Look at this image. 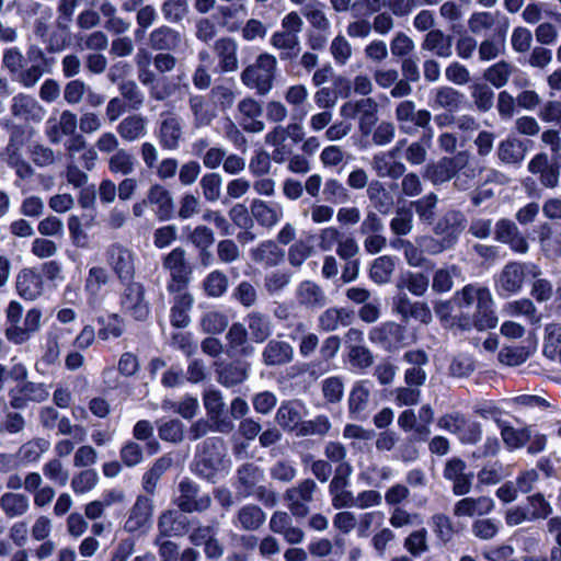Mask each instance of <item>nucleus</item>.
Instances as JSON below:
<instances>
[{"instance_id":"64","label":"nucleus","mask_w":561,"mask_h":561,"mask_svg":"<svg viewBox=\"0 0 561 561\" xmlns=\"http://www.w3.org/2000/svg\"><path fill=\"white\" fill-rule=\"evenodd\" d=\"M348 485V482L331 480L329 493L334 508L340 510L343 507H352L354 494L347 490Z\"/></svg>"},{"instance_id":"49","label":"nucleus","mask_w":561,"mask_h":561,"mask_svg":"<svg viewBox=\"0 0 561 561\" xmlns=\"http://www.w3.org/2000/svg\"><path fill=\"white\" fill-rule=\"evenodd\" d=\"M463 102V94L449 85L434 90L433 106L448 112L458 111Z\"/></svg>"},{"instance_id":"50","label":"nucleus","mask_w":561,"mask_h":561,"mask_svg":"<svg viewBox=\"0 0 561 561\" xmlns=\"http://www.w3.org/2000/svg\"><path fill=\"white\" fill-rule=\"evenodd\" d=\"M379 105L373 98H363L358 112V129L363 136L371 134L378 122Z\"/></svg>"},{"instance_id":"48","label":"nucleus","mask_w":561,"mask_h":561,"mask_svg":"<svg viewBox=\"0 0 561 561\" xmlns=\"http://www.w3.org/2000/svg\"><path fill=\"white\" fill-rule=\"evenodd\" d=\"M136 167L137 160L135 156L125 148L116 150L107 159V168L112 174L127 176L135 172Z\"/></svg>"},{"instance_id":"27","label":"nucleus","mask_w":561,"mask_h":561,"mask_svg":"<svg viewBox=\"0 0 561 561\" xmlns=\"http://www.w3.org/2000/svg\"><path fill=\"white\" fill-rule=\"evenodd\" d=\"M494 506V501L489 496L463 497L456 502L453 513L457 517L482 516L490 514Z\"/></svg>"},{"instance_id":"11","label":"nucleus","mask_w":561,"mask_h":561,"mask_svg":"<svg viewBox=\"0 0 561 561\" xmlns=\"http://www.w3.org/2000/svg\"><path fill=\"white\" fill-rule=\"evenodd\" d=\"M394 116L400 129L405 134H413L415 131L414 127L425 130L431 128V112L425 108L416 110L415 103L411 100L401 101L396 107Z\"/></svg>"},{"instance_id":"36","label":"nucleus","mask_w":561,"mask_h":561,"mask_svg":"<svg viewBox=\"0 0 561 561\" xmlns=\"http://www.w3.org/2000/svg\"><path fill=\"white\" fill-rule=\"evenodd\" d=\"M152 515V501L146 496H138L125 522L124 528L135 533L144 528Z\"/></svg>"},{"instance_id":"40","label":"nucleus","mask_w":561,"mask_h":561,"mask_svg":"<svg viewBox=\"0 0 561 561\" xmlns=\"http://www.w3.org/2000/svg\"><path fill=\"white\" fill-rule=\"evenodd\" d=\"M270 44L273 48L280 51L279 57L282 60L294 59L300 51L299 35L284 32L282 30L272 34Z\"/></svg>"},{"instance_id":"3","label":"nucleus","mask_w":561,"mask_h":561,"mask_svg":"<svg viewBox=\"0 0 561 561\" xmlns=\"http://www.w3.org/2000/svg\"><path fill=\"white\" fill-rule=\"evenodd\" d=\"M278 75V60L271 53H260L253 62L243 68L240 80L257 95L265 96L274 88Z\"/></svg>"},{"instance_id":"62","label":"nucleus","mask_w":561,"mask_h":561,"mask_svg":"<svg viewBox=\"0 0 561 561\" xmlns=\"http://www.w3.org/2000/svg\"><path fill=\"white\" fill-rule=\"evenodd\" d=\"M497 157L503 163L517 164L524 160L525 150L520 141L505 139L499 145Z\"/></svg>"},{"instance_id":"5","label":"nucleus","mask_w":561,"mask_h":561,"mask_svg":"<svg viewBox=\"0 0 561 561\" xmlns=\"http://www.w3.org/2000/svg\"><path fill=\"white\" fill-rule=\"evenodd\" d=\"M230 467L225 444L219 438L206 439L195 456L194 471L202 478L214 481Z\"/></svg>"},{"instance_id":"19","label":"nucleus","mask_w":561,"mask_h":561,"mask_svg":"<svg viewBox=\"0 0 561 561\" xmlns=\"http://www.w3.org/2000/svg\"><path fill=\"white\" fill-rule=\"evenodd\" d=\"M466 462L457 457L450 458L444 468V478L453 482L455 495L468 494L471 490L473 473L466 472Z\"/></svg>"},{"instance_id":"38","label":"nucleus","mask_w":561,"mask_h":561,"mask_svg":"<svg viewBox=\"0 0 561 561\" xmlns=\"http://www.w3.org/2000/svg\"><path fill=\"white\" fill-rule=\"evenodd\" d=\"M148 41L149 46L154 50L171 51L176 50L181 46L182 36L178 31L162 25L149 34Z\"/></svg>"},{"instance_id":"16","label":"nucleus","mask_w":561,"mask_h":561,"mask_svg":"<svg viewBox=\"0 0 561 561\" xmlns=\"http://www.w3.org/2000/svg\"><path fill=\"white\" fill-rule=\"evenodd\" d=\"M160 117L157 133L159 144L164 150H176L183 137L182 121L171 112H163Z\"/></svg>"},{"instance_id":"2","label":"nucleus","mask_w":561,"mask_h":561,"mask_svg":"<svg viewBox=\"0 0 561 561\" xmlns=\"http://www.w3.org/2000/svg\"><path fill=\"white\" fill-rule=\"evenodd\" d=\"M42 319L43 312L39 308H31L23 316L22 305L16 300L10 301L5 309V339L14 345L27 343L33 335L39 332Z\"/></svg>"},{"instance_id":"61","label":"nucleus","mask_w":561,"mask_h":561,"mask_svg":"<svg viewBox=\"0 0 561 561\" xmlns=\"http://www.w3.org/2000/svg\"><path fill=\"white\" fill-rule=\"evenodd\" d=\"M42 471L44 477L56 485L65 486L69 482L70 473L61 459L50 458L43 465Z\"/></svg>"},{"instance_id":"58","label":"nucleus","mask_w":561,"mask_h":561,"mask_svg":"<svg viewBox=\"0 0 561 561\" xmlns=\"http://www.w3.org/2000/svg\"><path fill=\"white\" fill-rule=\"evenodd\" d=\"M396 262L389 255H382L375 259L369 268L370 279L378 285H383L390 282Z\"/></svg>"},{"instance_id":"24","label":"nucleus","mask_w":561,"mask_h":561,"mask_svg":"<svg viewBox=\"0 0 561 561\" xmlns=\"http://www.w3.org/2000/svg\"><path fill=\"white\" fill-rule=\"evenodd\" d=\"M495 239L508 247L517 253L526 254L529 244L518 227L508 219H501L495 225Z\"/></svg>"},{"instance_id":"26","label":"nucleus","mask_w":561,"mask_h":561,"mask_svg":"<svg viewBox=\"0 0 561 561\" xmlns=\"http://www.w3.org/2000/svg\"><path fill=\"white\" fill-rule=\"evenodd\" d=\"M294 347L286 341L270 340L264 346L261 357L266 366H284L294 359Z\"/></svg>"},{"instance_id":"17","label":"nucleus","mask_w":561,"mask_h":561,"mask_svg":"<svg viewBox=\"0 0 561 561\" xmlns=\"http://www.w3.org/2000/svg\"><path fill=\"white\" fill-rule=\"evenodd\" d=\"M13 409H23L28 402H44L49 397V389L43 382L24 381L9 391Z\"/></svg>"},{"instance_id":"44","label":"nucleus","mask_w":561,"mask_h":561,"mask_svg":"<svg viewBox=\"0 0 561 561\" xmlns=\"http://www.w3.org/2000/svg\"><path fill=\"white\" fill-rule=\"evenodd\" d=\"M264 478L263 470L254 463H244L237 471L238 485L237 489L248 497L253 495V490Z\"/></svg>"},{"instance_id":"23","label":"nucleus","mask_w":561,"mask_h":561,"mask_svg":"<svg viewBox=\"0 0 561 561\" xmlns=\"http://www.w3.org/2000/svg\"><path fill=\"white\" fill-rule=\"evenodd\" d=\"M172 295V307L170 311V321L173 327L185 328L190 324L188 312L194 305V297L187 290V287H181L179 291H168Z\"/></svg>"},{"instance_id":"57","label":"nucleus","mask_w":561,"mask_h":561,"mask_svg":"<svg viewBox=\"0 0 561 561\" xmlns=\"http://www.w3.org/2000/svg\"><path fill=\"white\" fill-rule=\"evenodd\" d=\"M50 443L43 437L33 438L24 443L18 451L20 459L26 463L38 462L43 455L49 449Z\"/></svg>"},{"instance_id":"37","label":"nucleus","mask_w":561,"mask_h":561,"mask_svg":"<svg viewBox=\"0 0 561 561\" xmlns=\"http://www.w3.org/2000/svg\"><path fill=\"white\" fill-rule=\"evenodd\" d=\"M251 259L265 267L279 265L285 256V252L272 240L259 243L250 250Z\"/></svg>"},{"instance_id":"18","label":"nucleus","mask_w":561,"mask_h":561,"mask_svg":"<svg viewBox=\"0 0 561 561\" xmlns=\"http://www.w3.org/2000/svg\"><path fill=\"white\" fill-rule=\"evenodd\" d=\"M10 113L18 119L39 123L45 117L46 110L34 96L18 93L11 100Z\"/></svg>"},{"instance_id":"13","label":"nucleus","mask_w":561,"mask_h":561,"mask_svg":"<svg viewBox=\"0 0 561 561\" xmlns=\"http://www.w3.org/2000/svg\"><path fill=\"white\" fill-rule=\"evenodd\" d=\"M468 161H470V153L460 151L455 157H445L427 165L424 176L435 185L446 183L454 179Z\"/></svg>"},{"instance_id":"31","label":"nucleus","mask_w":561,"mask_h":561,"mask_svg":"<svg viewBox=\"0 0 561 561\" xmlns=\"http://www.w3.org/2000/svg\"><path fill=\"white\" fill-rule=\"evenodd\" d=\"M119 137L127 142H135L148 134V119L140 114L123 118L116 127Z\"/></svg>"},{"instance_id":"28","label":"nucleus","mask_w":561,"mask_h":561,"mask_svg":"<svg viewBox=\"0 0 561 561\" xmlns=\"http://www.w3.org/2000/svg\"><path fill=\"white\" fill-rule=\"evenodd\" d=\"M266 514L255 504H245L236 512L232 524L244 531H255L264 525Z\"/></svg>"},{"instance_id":"60","label":"nucleus","mask_w":561,"mask_h":561,"mask_svg":"<svg viewBox=\"0 0 561 561\" xmlns=\"http://www.w3.org/2000/svg\"><path fill=\"white\" fill-rule=\"evenodd\" d=\"M499 12L476 11L468 19V30L474 35H480L491 31L496 22Z\"/></svg>"},{"instance_id":"20","label":"nucleus","mask_w":561,"mask_h":561,"mask_svg":"<svg viewBox=\"0 0 561 561\" xmlns=\"http://www.w3.org/2000/svg\"><path fill=\"white\" fill-rule=\"evenodd\" d=\"M250 214L259 226L274 228L284 217V208L277 202L254 198L250 204Z\"/></svg>"},{"instance_id":"63","label":"nucleus","mask_w":561,"mask_h":561,"mask_svg":"<svg viewBox=\"0 0 561 561\" xmlns=\"http://www.w3.org/2000/svg\"><path fill=\"white\" fill-rule=\"evenodd\" d=\"M110 279L111 275L106 268L102 266H92L88 271L84 284L88 295L92 298H96L101 288L108 284Z\"/></svg>"},{"instance_id":"14","label":"nucleus","mask_w":561,"mask_h":561,"mask_svg":"<svg viewBox=\"0 0 561 561\" xmlns=\"http://www.w3.org/2000/svg\"><path fill=\"white\" fill-rule=\"evenodd\" d=\"M467 222V217L462 211L449 209L437 219L433 227V232L436 237L443 238L454 248L466 230Z\"/></svg>"},{"instance_id":"42","label":"nucleus","mask_w":561,"mask_h":561,"mask_svg":"<svg viewBox=\"0 0 561 561\" xmlns=\"http://www.w3.org/2000/svg\"><path fill=\"white\" fill-rule=\"evenodd\" d=\"M503 28L497 37L484 38L478 46V55L481 61H491L505 51V33L508 30V20L503 16Z\"/></svg>"},{"instance_id":"41","label":"nucleus","mask_w":561,"mask_h":561,"mask_svg":"<svg viewBox=\"0 0 561 561\" xmlns=\"http://www.w3.org/2000/svg\"><path fill=\"white\" fill-rule=\"evenodd\" d=\"M0 508L8 518H16L30 511L31 501L24 493L5 492L0 496Z\"/></svg>"},{"instance_id":"54","label":"nucleus","mask_w":561,"mask_h":561,"mask_svg":"<svg viewBox=\"0 0 561 561\" xmlns=\"http://www.w3.org/2000/svg\"><path fill=\"white\" fill-rule=\"evenodd\" d=\"M249 376V365L242 362H233L218 369V381L225 387H233L242 383Z\"/></svg>"},{"instance_id":"55","label":"nucleus","mask_w":561,"mask_h":561,"mask_svg":"<svg viewBox=\"0 0 561 561\" xmlns=\"http://www.w3.org/2000/svg\"><path fill=\"white\" fill-rule=\"evenodd\" d=\"M370 397V388L368 381H357L348 397V411L356 417L360 416L367 409Z\"/></svg>"},{"instance_id":"7","label":"nucleus","mask_w":561,"mask_h":561,"mask_svg":"<svg viewBox=\"0 0 561 561\" xmlns=\"http://www.w3.org/2000/svg\"><path fill=\"white\" fill-rule=\"evenodd\" d=\"M162 267L169 273L168 291H179L181 287H188L192 267L186 259V251L182 247L174 248L162 257Z\"/></svg>"},{"instance_id":"33","label":"nucleus","mask_w":561,"mask_h":561,"mask_svg":"<svg viewBox=\"0 0 561 561\" xmlns=\"http://www.w3.org/2000/svg\"><path fill=\"white\" fill-rule=\"evenodd\" d=\"M421 47L438 58H449L453 55V37L442 30H432L424 36Z\"/></svg>"},{"instance_id":"43","label":"nucleus","mask_w":561,"mask_h":561,"mask_svg":"<svg viewBox=\"0 0 561 561\" xmlns=\"http://www.w3.org/2000/svg\"><path fill=\"white\" fill-rule=\"evenodd\" d=\"M308 99L309 91L305 84H293L285 90L284 100L291 106L294 119L301 121L307 116L308 110L306 108V104Z\"/></svg>"},{"instance_id":"15","label":"nucleus","mask_w":561,"mask_h":561,"mask_svg":"<svg viewBox=\"0 0 561 561\" xmlns=\"http://www.w3.org/2000/svg\"><path fill=\"white\" fill-rule=\"evenodd\" d=\"M178 506L185 513L204 512L211 505V499L208 494H199L198 485L188 479H184L179 484Z\"/></svg>"},{"instance_id":"12","label":"nucleus","mask_w":561,"mask_h":561,"mask_svg":"<svg viewBox=\"0 0 561 561\" xmlns=\"http://www.w3.org/2000/svg\"><path fill=\"white\" fill-rule=\"evenodd\" d=\"M122 310L137 321H145L149 313V304L145 298V287L141 283L126 282L121 296Z\"/></svg>"},{"instance_id":"29","label":"nucleus","mask_w":561,"mask_h":561,"mask_svg":"<svg viewBox=\"0 0 561 561\" xmlns=\"http://www.w3.org/2000/svg\"><path fill=\"white\" fill-rule=\"evenodd\" d=\"M188 108L192 116V125L195 128L209 126L217 116L215 106L205 96L199 94L188 98Z\"/></svg>"},{"instance_id":"47","label":"nucleus","mask_w":561,"mask_h":561,"mask_svg":"<svg viewBox=\"0 0 561 561\" xmlns=\"http://www.w3.org/2000/svg\"><path fill=\"white\" fill-rule=\"evenodd\" d=\"M367 197L373 207L380 214H389L393 206L394 201L391 194L386 190L382 182L373 180L366 191Z\"/></svg>"},{"instance_id":"32","label":"nucleus","mask_w":561,"mask_h":561,"mask_svg":"<svg viewBox=\"0 0 561 561\" xmlns=\"http://www.w3.org/2000/svg\"><path fill=\"white\" fill-rule=\"evenodd\" d=\"M296 298L298 304L306 309H320L327 305L323 289L312 280H304L298 285Z\"/></svg>"},{"instance_id":"53","label":"nucleus","mask_w":561,"mask_h":561,"mask_svg":"<svg viewBox=\"0 0 561 561\" xmlns=\"http://www.w3.org/2000/svg\"><path fill=\"white\" fill-rule=\"evenodd\" d=\"M538 240L547 257H558L561 255V233H557L549 224L539 226Z\"/></svg>"},{"instance_id":"39","label":"nucleus","mask_w":561,"mask_h":561,"mask_svg":"<svg viewBox=\"0 0 561 561\" xmlns=\"http://www.w3.org/2000/svg\"><path fill=\"white\" fill-rule=\"evenodd\" d=\"M248 331L253 342L263 343L273 334V323L268 314L251 311L245 317Z\"/></svg>"},{"instance_id":"22","label":"nucleus","mask_w":561,"mask_h":561,"mask_svg":"<svg viewBox=\"0 0 561 561\" xmlns=\"http://www.w3.org/2000/svg\"><path fill=\"white\" fill-rule=\"evenodd\" d=\"M403 362L408 364L404 370V381L408 386L421 387L426 381L424 367L428 364V356L422 350L408 351L403 355Z\"/></svg>"},{"instance_id":"25","label":"nucleus","mask_w":561,"mask_h":561,"mask_svg":"<svg viewBox=\"0 0 561 561\" xmlns=\"http://www.w3.org/2000/svg\"><path fill=\"white\" fill-rule=\"evenodd\" d=\"M18 294L25 300H36L44 293L43 275L35 268H23L16 276Z\"/></svg>"},{"instance_id":"34","label":"nucleus","mask_w":561,"mask_h":561,"mask_svg":"<svg viewBox=\"0 0 561 561\" xmlns=\"http://www.w3.org/2000/svg\"><path fill=\"white\" fill-rule=\"evenodd\" d=\"M214 50L224 72H233L239 68L238 44L231 37H221L215 42Z\"/></svg>"},{"instance_id":"45","label":"nucleus","mask_w":561,"mask_h":561,"mask_svg":"<svg viewBox=\"0 0 561 561\" xmlns=\"http://www.w3.org/2000/svg\"><path fill=\"white\" fill-rule=\"evenodd\" d=\"M371 169L379 178L399 179L405 172V165L401 161L390 160L389 154L379 152L373 156L370 161Z\"/></svg>"},{"instance_id":"9","label":"nucleus","mask_w":561,"mask_h":561,"mask_svg":"<svg viewBox=\"0 0 561 561\" xmlns=\"http://www.w3.org/2000/svg\"><path fill=\"white\" fill-rule=\"evenodd\" d=\"M135 253L121 243H112L106 249V262L121 283L134 279Z\"/></svg>"},{"instance_id":"6","label":"nucleus","mask_w":561,"mask_h":561,"mask_svg":"<svg viewBox=\"0 0 561 561\" xmlns=\"http://www.w3.org/2000/svg\"><path fill=\"white\" fill-rule=\"evenodd\" d=\"M542 275L541 268L531 262H510L500 272L495 286L500 295H514L522 290L525 279Z\"/></svg>"},{"instance_id":"30","label":"nucleus","mask_w":561,"mask_h":561,"mask_svg":"<svg viewBox=\"0 0 561 561\" xmlns=\"http://www.w3.org/2000/svg\"><path fill=\"white\" fill-rule=\"evenodd\" d=\"M149 204L156 207L154 213L160 220L172 218L174 201L171 193L161 184H153L147 192Z\"/></svg>"},{"instance_id":"52","label":"nucleus","mask_w":561,"mask_h":561,"mask_svg":"<svg viewBox=\"0 0 561 561\" xmlns=\"http://www.w3.org/2000/svg\"><path fill=\"white\" fill-rule=\"evenodd\" d=\"M173 465V459L170 455H163L158 458L151 468L145 472L142 477V488L148 494H153L160 478Z\"/></svg>"},{"instance_id":"35","label":"nucleus","mask_w":561,"mask_h":561,"mask_svg":"<svg viewBox=\"0 0 561 561\" xmlns=\"http://www.w3.org/2000/svg\"><path fill=\"white\" fill-rule=\"evenodd\" d=\"M304 404L299 401L283 402L278 408L275 420L285 431H299L304 417Z\"/></svg>"},{"instance_id":"8","label":"nucleus","mask_w":561,"mask_h":561,"mask_svg":"<svg viewBox=\"0 0 561 561\" xmlns=\"http://www.w3.org/2000/svg\"><path fill=\"white\" fill-rule=\"evenodd\" d=\"M368 339L387 352H398L408 345L405 327L394 321H386L374 327L368 333Z\"/></svg>"},{"instance_id":"51","label":"nucleus","mask_w":561,"mask_h":561,"mask_svg":"<svg viewBox=\"0 0 561 561\" xmlns=\"http://www.w3.org/2000/svg\"><path fill=\"white\" fill-rule=\"evenodd\" d=\"M434 131L432 128L425 130L421 139L411 142L404 152L405 160L412 165H420L427 159V150L431 148Z\"/></svg>"},{"instance_id":"59","label":"nucleus","mask_w":561,"mask_h":561,"mask_svg":"<svg viewBox=\"0 0 561 561\" xmlns=\"http://www.w3.org/2000/svg\"><path fill=\"white\" fill-rule=\"evenodd\" d=\"M503 312L510 317H524L530 323L539 322V318L537 317V308L528 298L507 302L503 308Z\"/></svg>"},{"instance_id":"4","label":"nucleus","mask_w":561,"mask_h":561,"mask_svg":"<svg viewBox=\"0 0 561 561\" xmlns=\"http://www.w3.org/2000/svg\"><path fill=\"white\" fill-rule=\"evenodd\" d=\"M457 301L461 308H468L476 304L477 311L473 314V321L479 330L496 327L499 320L493 311L492 295L486 287L467 285L457 293Z\"/></svg>"},{"instance_id":"56","label":"nucleus","mask_w":561,"mask_h":561,"mask_svg":"<svg viewBox=\"0 0 561 561\" xmlns=\"http://www.w3.org/2000/svg\"><path fill=\"white\" fill-rule=\"evenodd\" d=\"M100 482V476L93 468H87L75 473L70 480V488L77 495L92 492Z\"/></svg>"},{"instance_id":"1","label":"nucleus","mask_w":561,"mask_h":561,"mask_svg":"<svg viewBox=\"0 0 561 561\" xmlns=\"http://www.w3.org/2000/svg\"><path fill=\"white\" fill-rule=\"evenodd\" d=\"M1 66L13 80L26 89L35 87L45 73L51 71V62L37 45L30 46L26 56L16 46L5 48Z\"/></svg>"},{"instance_id":"46","label":"nucleus","mask_w":561,"mask_h":561,"mask_svg":"<svg viewBox=\"0 0 561 561\" xmlns=\"http://www.w3.org/2000/svg\"><path fill=\"white\" fill-rule=\"evenodd\" d=\"M353 319V312L346 308L331 307L319 316V328L324 332L337 330L341 325L347 327Z\"/></svg>"},{"instance_id":"21","label":"nucleus","mask_w":561,"mask_h":561,"mask_svg":"<svg viewBox=\"0 0 561 561\" xmlns=\"http://www.w3.org/2000/svg\"><path fill=\"white\" fill-rule=\"evenodd\" d=\"M238 119L242 128L248 133H262L265 124L259 119L263 108L261 103L254 98L242 99L237 106Z\"/></svg>"},{"instance_id":"10","label":"nucleus","mask_w":561,"mask_h":561,"mask_svg":"<svg viewBox=\"0 0 561 561\" xmlns=\"http://www.w3.org/2000/svg\"><path fill=\"white\" fill-rule=\"evenodd\" d=\"M318 485L312 479H305L295 486L287 489L284 500L288 502V510L295 517H306L309 514L308 504L314 500Z\"/></svg>"}]
</instances>
